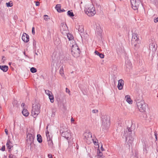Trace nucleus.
Listing matches in <instances>:
<instances>
[{
    "label": "nucleus",
    "instance_id": "5fc2aeb1",
    "mask_svg": "<svg viewBox=\"0 0 158 158\" xmlns=\"http://www.w3.org/2000/svg\"><path fill=\"white\" fill-rule=\"evenodd\" d=\"M35 44V42H33V44Z\"/></svg>",
    "mask_w": 158,
    "mask_h": 158
},
{
    "label": "nucleus",
    "instance_id": "5701e85b",
    "mask_svg": "<svg viewBox=\"0 0 158 158\" xmlns=\"http://www.w3.org/2000/svg\"><path fill=\"white\" fill-rule=\"evenodd\" d=\"M67 37L69 40H71V45H72V41L73 40H73H72L73 39V35L69 33L67 35Z\"/></svg>",
    "mask_w": 158,
    "mask_h": 158
},
{
    "label": "nucleus",
    "instance_id": "e433bc0d",
    "mask_svg": "<svg viewBox=\"0 0 158 158\" xmlns=\"http://www.w3.org/2000/svg\"><path fill=\"white\" fill-rule=\"evenodd\" d=\"M66 92L69 94V95H70V91L67 88H66Z\"/></svg>",
    "mask_w": 158,
    "mask_h": 158
},
{
    "label": "nucleus",
    "instance_id": "6ab92c4d",
    "mask_svg": "<svg viewBox=\"0 0 158 158\" xmlns=\"http://www.w3.org/2000/svg\"><path fill=\"white\" fill-rule=\"evenodd\" d=\"M6 146L9 149H11V148L13 147V146L12 145V143L9 139H8L7 140Z\"/></svg>",
    "mask_w": 158,
    "mask_h": 158
},
{
    "label": "nucleus",
    "instance_id": "6e6552de",
    "mask_svg": "<svg viewBox=\"0 0 158 158\" xmlns=\"http://www.w3.org/2000/svg\"><path fill=\"white\" fill-rule=\"evenodd\" d=\"M40 107L38 105L34 106V105L33 104L31 114L34 118L36 117L40 113Z\"/></svg>",
    "mask_w": 158,
    "mask_h": 158
},
{
    "label": "nucleus",
    "instance_id": "8fccbe9b",
    "mask_svg": "<svg viewBox=\"0 0 158 158\" xmlns=\"http://www.w3.org/2000/svg\"><path fill=\"white\" fill-rule=\"evenodd\" d=\"M94 143L95 145H97V143L96 141H95L94 142Z\"/></svg>",
    "mask_w": 158,
    "mask_h": 158
},
{
    "label": "nucleus",
    "instance_id": "49530a36",
    "mask_svg": "<svg viewBox=\"0 0 158 158\" xmlns=\"http://www.w3.org/2000/svg\"><path fill=\"white\" fill-rule=\"evenodd\" d=\"M48 157L49 158H51L52 157V154H48Z\"/></svg>",
    "mask_w": 158,
    "mask_h": 158
},
{
    "label": "nucleus",
    "instance_id": "c9c22d12",
    "mask_svg": "<svg viewBox=\"0 0 158 158\" xmlns=\"http://www.w3.org/2000/svg\"><path fill=\"white\" fill-rule=\"evenodd\" d=\"M155 135V136L156 140V141L157 139V132L156 131H155L154 132Z\"/></svg>",
    "mask_w": 158,
    "mask_h": 158
},
{
    "label": "nucleus",
    "instance_id": "9d476101",
    "mask_svg": "<svg viewBox=\"0 0 158 158\" xmlns=\"http://www.w3.org/2000/svg\"><path fill=\"white\" fill-rule=\"evenodd\" d=\"M132 7L134 10L138 9L141 2L140 0H131Z\"/></svg>",
    "mask_w": 158,
    "mask_h": 158
},
{
    "label": "nucleus",
    "instance_id": "412c9836",
    "mask_svg": "<svg viewBox=\"0 0 158 158\" xmlns=\"http://www.w3.org/2000/svg\"><path fill=\"white\" fill-rule=\"evenodd\" d=\"M22 113L23 114L25 117L28 116L29 113L28 111L25 109V108H23V110L22 111Z\"/></svg>",
    "mask_w": 158,
    "mask_h": 158
},
{
    "label": "nucleus",
    "instance_id": "864d4df0",
    "mask_svg": "<svg viewBox=\"0 0 158 158\" xmlns=\"http://www.w3.org/2000/svg\"><path fill=\"white\" fill-rule=\"evenodd\" d=\"M49 137H50V135H49V136L48 135V138H49Z\"/></svg>",
    "mask_w": 158,
    "mask_h": 158
},
{
    "label": "nucleus",
    "instance_id": "f257e3e1",
    "mask_svg": "<svg viewBox=\"0 0 158 158\" xmlns=\"http://www.w3.org/2000/svg\"><path fill=\"white\" fill-rule=\"evenodd\" d=\"M135 101L139 111L142 112H145L147 107V105L143 100L142 96L137 97Z\"/></svg>",
    "mask_w": 158,
    "mask_h": 158
},
{
    "label": "nucleus",
    "instance_id": "f03ea898",
    "mask_svg": "<svg viewBox=\"0 0 158 158\" xmlns=\"http://www.w3.org/2000/svg\"><path fill=\"white\" fill-rule=\"evenodd\" d=\"M132 131L131 127H127V129L124 131V133L122 134V137L123 138H125L126 141L128 140V143L131 144L133 141L134 138L132 137Z\"/></svg>",
    "mask_w": 158,
    "mask_h": 158
},
{
    "label": "nucleus",
    "instance_id": "3c124183",
    "mask_svg": "<svg viewBox=\"0 0 158 158\" xmlns=\"http://www.w3.org/2000/svg\"><path fill=\"white\" fill-rule=\"evenodd\" d=\"M61 12H63L65 11V10L63 9V10H61Z\"/></svg>",
    "mask_w": 158,
    "mask_h": 158
},
{
    "label": "nucleus",
    "instance_id": "c756f323",
    "mask_svg": "<svg viewBox=\"0 0 158 158\" xmlns=\"http://www.w3.org/2000/svg\"><path fill=\"white\" fill-rule=\"evenodd\" d=\"M60 73L62 76L64 74V70L63 66H61L60 68Z\"/></svg>",
    "mask_w": 158,
    "mask_h": 158
},
{
    "label": "nucleus",
    "instance_id": "6e6d98bb",
    "mask_svg": "<svg viewBox=\"0 0 158 158\" xmlns=\"http://www.w3.org/2000/svg\"><path fill=\"white\" fill-rule=\"evenodd\" d=\"M51 158H52V157H51Z\"/></svg>",
    "mask_w": 158,
    "mask_h": 158
},
{
    "label": "nucleus",
    "instance_id": "09e8293b",
    "mask_svg": "<svg viewBox=\"0 0 158 158\" xmlns=\"http://www.w3.org/2000/svg\"><path fill=\"white\" fill-rule=\"evenodd\" d=\"M4 58H5V57H4V56H2V60H5V59H4Z\"/></svg>",
    "mask_w": 158,
    "mask_h": 158
},
{
    "label": "nucleus",
    "instance_id": "dca6fc26",
    "mask_svg": "<svg viewBox=\"0 0 158 158\" xmlns=\"http://www.w3.org/2000/svg\"><path fill=\"white\" fill-rule=\"evenodd\" d=\"M94 27L96 28L97 32L99 33L102 32V29L100 25L98 23H95Z\"/></svg>",
    "mask_w": 158,
    "mask_h": 158
},
{
    "label": "nucleus",
    "instance_id": "1a4fd4ad",
    "mask_svg": "<svg viewBox=\"0 0 158 158\" xmlns=\"http://www.w3.org/2000/svg\"><path fill=\"white\" fill-rule=\"evenodd\" d=\"M110 125V118L109 116L104 115L102 117V126L104 128L108 127Z\"/></svg>",
    "mask_w": 158,
    "mask_h": 158
},
{
    "label": "nucleus",
    "instance_id": "c03bdc74",
    "mask_svg": "<svg viewBox=\"0 0 158 158\" xmlns=\"http://www.w3.org/2000/svg\"><path fill=\"white\" fill-rule=\"evenodd\" d=\"M100 148H101V150L102 151H104V149L103 148L102 145V144H101V147Z\"/></svg>",
    "mask_w": 158,
    "mask_h": 158
},
{
    "label": "nucleus",
    "instance_id": "bb28decb",
    "mask_svg": "<svg viewBox=\"0 0 158 158\" xmlns=\"http://www.w3.org/2000/svg\"><path fill=\"white\" fill-rule=\"evenodd\" d=\"M6 4L7 7H11L13 6V3L12 1H10L8 2H6Z\"/></svg>",
    "mask_w": 158,
    "mask_h": 158
},
{
    "label": "nucleus",
    "instance_id": "a211bd4d",
    "mask_svg": "<svg viewBox=\"0 0 158 158\" xmlns=\"http://www.w3.org/2000/svg\"><path fill=\"white\" fill-rule=\"evenodd\" d=\"M76 27L80 33H82L84 32L83 26L82 25H77L76 26Z\"/></svg>",
    "mask_w": 158,
    "mask_h": 158
},
{
    "label": "nucleus",
    "instance_id": "a19ab883",
    "mask_svg": "<svg viewBox=\"0 0 158 158\" xmlns=\"http://www.w3.org/2000/svg\"><path fill=\"white\" fill-rule=\"evenodd\" d=\"M5 132L6 135H8V130H7V129H5Z\"/></svg>",
    "mask_w": 158,
    "mask_h": 158
},
{
    "label": "nucleus",
    "instance_id": "9b49d317",
    "mask_svg": "<svg viewBox=\"0 0 158 158\" xmlns=\"http://www.w3.org/2000/svg\"><path fill=\"white\" fill-rule=\"evenodd\" d=\"M60 133H61V135L62 136L65 138L67 140H69L71 138V135L69 131H62V130H60Z\"/></svg>",
    "mask_w": 158,
    "mask_h": 158
},
{
    "label": "nucleus",
    "instance_id": "cd10ccee",
    "mask_svg": "<svg viewBox=\"0 0 158 158\" xmlns=\"http://www.w3.org/2000/svg\"><path fill=\"white\" fill-rule=\"evenodd\" d=\"M67 15L70 17H73L74 16V15L72 10L68 11L67 12Z\"/></svg>",
    "mask_w": 158,
    "mask_h": 158
},
{
    "label": "nucleus",
    "instance_id": "ea45409f",
    "mask_svg": "<svg viewBox=\"0 0 158 158\" xmlns=\"http://www.w3.org/2000/svg\"><path fill=\"white\" fill-rule=\"evenodd\" d=\"M32 33L33 35H34V34L35 33V28L34 27H33L32 28Z\"/></svg>",
    "mask_w": 158,
    "mask_h": 158
},
{
    "label": "nucleus",
    "instance_id": "72a5a7b5",
    "mask_svg": "<svg viewBox=\"0 0 158 158\" xmlns=\"http://www.w3.org/2000/svg\"><path fill=\"white\" fill-rule=\"evenodd\" d=\"M148 149V146H145L143 148V150L144 152H145L146 153L147 152Z\"/></svg>",
    "mask_w": 158,
    "mask_h": 158
},
{
    "label": "nucleus",
    "instance_id": "de8ad7c7",
    "mask_svg": "<svg viewBox=\"0 0 158 158\" xmlns=\"http://www.w3.org/2000/svg\"><path fill=\"white\" fill-rule=\"evenodd\" d=\"M71 122H74V120L73 119V118H72L71 119Z\"/></svg>",
    "mask_w": 158,
    "mask_h": 158
},
{
    "label": "nucleus",
    "instance_id": "f704fd0d",
    "mask_svg": "<svg viewBox=\"0 0 158 158\" xmlns=\"http://www.w3.org/2000/svg\"><path fill=\"white\" fill-rule=\"evenodd\" d=\"M45 92L46 94L48 96L50 94H52V93L48 90H45Z\"/></svg>",
    "mask_w": 158,
    "mask_h": 158
},
{
    "label": "nucleus",
    "instance_id": "4c0bfd02",
    "mask_svg": "<svg viewBox=\"0 0 158 158\" xmlns=\"http://www.w3.org/2000/svg\"><path fill=\"white\" fill-rule=\"evenodd\" d=\"M92 112L93 113H97L98 112V110H92Z\"/></svg>",
    "mask_w": 158,
    "mask_h": 158
},
{
    "label": "nucleus",
    "instance_id": "473e14b6",
    "mask_svg": "<svg viewBox=\"0 0 158 158\" xmlns=\"http://www.w3.org/2000/svg\"><path fill=\"white\" fill-rule=\"evenodd\" d=\"M44 19L46 21H48V20L50 19L49 17L47 15H44Z\"/></svg>",
    "mask_w": 158,
    "mask_h": 158
},
{
    "label": "nucleus",
    "instance_id": "f8f14e48",
    "mask_svg": "<svg viewBox=\"0 0 158 158\" xmlns=\"http://www.w3.org/2000/svg\"><path fill=\"white\" fill-rule=\"evenodd\" d=\"M157 44L155 43L151 44L149 45L150 52H152V53H155L157 49Z\"/></svg>",
    "mask_w": 158,
    "mask_h": 158
},
{
    "label": "nucleus",
    "instance_id": "4be33fe9",
    "mask_svg": "<svg viewBox=\"0 0 158 158\" xmlns=\"http://www.w3.org/2000/svg\"><path fill=\"white\" fill-rule=\"evenodd\" d=\"M125 98L126 101L129 104H132V101L131 100L130 96L129 95H127L125 96Z\"/></svg>",
    "mask_w": 158,
    "mask_h": 158
},
{
    "label": "nucleus",
    "instance_id": "2eb2a0df",
    "mask_svg": "<svg viewBox=\"0 0 158 158\" xmlns=\"http://www.w3.org/2000/svg\"><path fill=\"white\" fill-rule=\"evenodd\" d=\"M124 81L122 79L119 80L118 81V88L119 90H121L123 89L124 85Z\"/></svg>",
    "mask_w": 158,
    "mask_h": 158
},
{
    "label": "nucleus",
    "instance_id": "2f4dec72",
    "mask_svg": "<svg viewBox=\"0 0 158 158\" xmlns=\"http://www.w3.org/2000/svg\"><path fill=\"white\" fill-rule=\"evenodd\" d=\"M8 157L9 158H17L16 156L15 155L11 153L9 154Z\"/></svg>",
    "mask_w": 158,
    "mask_h": 158
},
{
    "label": "nucleus",
    "instance_id": "aec40b11",
    "mask_svg": "<svg viewBox=\"0 0 158 158\" xmlns=\"http://www.w3.org/2000/svg\"><path fill=\"white\" fill-rule=\"evenodd\" d=\"M0 69L4 72H6L8 69V67L6 65H0Z\"/></svg>",
    "mask_w": 158,
    "mask_h": 158
},
{
    "label": "nucleus",
    "instance_id": "ddd939ff",
    "mask_svg": "<svg viewBox=\"0 0 158 158\" xmlns=\"http://www.w3.org/2000/svg\"><path fill=\"white\" fill-rule=\"evenodd\" d=\"M46 135L47 137L48 145L50 147L52 148L53 147V143L51 139V137H49V138L48 137V135L49 136V133L48 131H47V132H46Z\"/></svg>",
    "mask_w": 158,
    "mask_h": 158
},
{
    "label": "nucleus",
    "instance_id": "7ed1b4c3",
    "mask_svg": "<svg viewBox=\"0 0 158 158\" xmlns=\"http://www.w3.org/2000/svg\"><path fill=\"white\" fill-rule=\"evenodd\" d=\"M72 44L71 45L72 47V54L74 57H77L80 56V48L75 41H72Z\"/></svg>",
    "mask_w": 158,
    "mask_h": 158
},
{
    "label": "nucleus",
    "instance_id": "0eeeda50",
    "mask_svg": "<svg viewBox=\"0 0 158 158\" xmlns=\"http://www.w3.org/2000/svg\"><path fill=\"white\" fill-rule=\"evenodd\" d=\"M83 135L84 140L87 143L89 144L91 143L93 139H92V134L89 131H86L84 133Z\"/></svg>",
    "mask_w": 158,
    "mask_h": 158
},
{
    "label": "nucleus",
    "instance_id": "603ef678",
    "mask_svg": "<svg viewBox=\"0 0 158 158\" xmlns=\"http://www.w3.org/2000/svg\"><path fill=\"white\" fill-rule=\"evenodd\" d=\"M24 55H25V52H24Z\"/></svg>",
    "mask_w": 158,
    "mask_h": 158
},
{
    "label": "nucleus",
    "instance_id": "c85d7f7f",
    "mask_svg": "<svg viewBox=\"0 0 158 158\" xmlns=\"http://www.w3.org/2000/svg\"><path fill=\"white\" fill-rule=\"evenodd\" d=\"M48 96L51 102L52 103H53L54 101L53 96L52 95H51V94H50Z\"/></svg>",
    "mask_w": 158,
    "mask_h": 158
},
{
    "label": "nucleus",
    "instance_id": "58836bf2",
    "mask_svg": "<svg viewBox=\"0 0 158 158\" xmlns=\"http://www.w3.org/2000/svg\"><path fill=\"white\" fill-rule=\"evenodd\" d=\"M5 150V145H3L1 149V150L2 151H4Z\"/></svg>",
    "mask_w": 158,
    "mask_h": 158
},
{
    "label": "nucleus",
    "instance_id": "4468645a",
    "mask_svg": "<svg viewBox=\"0 0 158 158\" xmlns=\"http://www.w3.org/2000/svg\"><path fill=\"white\" fill-rule=\"evenodd\" d=\"M23 40L26 43H27L29 41V36L26 33H24L22 37Z\"/></svg>",
    "mask_w": 158,
    "mask_h": 158
},
{
    "label": "nucleus",
    "instance_id": "393cba45",
    "mask_svg": "<svg viewBox=\"0 0 158 158\" xmlns=\"http://www.w3.org/2000/svg\"><path fill=\"white\" fill-rule=\"evenodd\" d=\"M97 55L99 56V57L101 58H103L104 57V55L102 53H100L97 51H95L94 52Z\"/></svg>",
    "mask_w": 158,
    "mask_h": 158
},
{
    "label": "nucleus",
    "instance_id": "a878e982",
    "mask_svg": "<svg viewBox=\"0 0 158 158\" xmlns=\"http://www.w3.org/2000/svg\"><path fill=\"white\" fill-rule=\"evenodd\" d=\"M37 140L39 143H41L42 142V138L41 135L38 134L37 136Z\"/></svg>",
    "mask_w": 158,
    "mask_h": 158
},
{
    "label": "nucleus",
    "instance_id": "20e7f679",
    "mask_svg": "<svg viewBox=\"0 0 158 158\" xmlns=\"http://www.w3.org/2000/svg\"><path fill=\"white\" fill-rule=\"evenodd\" d=\"M95 8L92 4L86 5L85 9V13L89 16H92L96 13Z\"/></svg>",
    "mask_w": 158,
    "mask_h": 158
},
{
    "label": "nucleus",
    "instance_id": "b1692460",
    "mask_svg": "<svg viewBox=\"0 0 158 158\" xmlns=\"http://www.w3.org/2000/svg\"><path fill=\"white\" fill-rule=\"evenodd\" d=\"M61 5L60 4H57L56 5L55 9L59 12H61Z\"/></svg>",
    "mask_w": 158,
    "mask_h": 158
},
{
    "label": "nucleus",
    "instance_id": "79ce46f5",
    "mask_svg": "<svg viewBox=\"0 0 158 158\" xmlns=\"http://www.w3.org/2000/svg\"><path fill=\"white\" fill-rule=\"evenodd\" d=\"M35 2V5L37 6H38L40 5V3L38 2Z\"/></svg>",
    "mask_w": 158,
    "mask_h": 158
},
{
    "label": "nucleus",
    "instance_id": "f3484780",
    "mask_svg": "<svg viewBox=\"0 0 158 158\" xmlns=\"http://www.w3.org/2000/svg\"><path fill=\"white\" fill-rule=\"evenodd\" d=\"M104 156H102V153L100 151L99 149H98L97 156H95V158H104Z\"/></svg>",
    "mask_w": 158,
    "mask_h": 158
},
{
    "label": "nucleus",
    "instance_id": "39448f33",
    "mask_svg": "<svg viewBox=\"0 0 158 158\" xmlns=\"http://www.w3.org/2000/svg\"><path fill=\"white\" fill-rule=\"evenodd\" d=\"M35 138V133L34 131L31 130L30 131V132L27 134V143L28 144L31 145L33 143Z\"/></svg>",
    "mask_w": 158,
    "mask_h": 158
},
{
    "label": "nucleus",
    "instance_id": "a18cd8bd",
    "mask_svg": "<svg viewBox=\"0 0 158 158\" xmlns=\"http://www.w3.org/2000/svg\"><path fill=\"white\" fill-rule=\"evenodd\" d=\"M25 106V103H22V104H21V106H22V107L23 108H24V106Z\"/></svg>",
    "mask_w": 158,
    "mask_h": 158
},
{
    "label": "nucleus",
    "instance_id": "37998d69",
    "mask_svg": "<svg viewBox=\"0 0 158 158\" xmlns=\"http://www.w3.org/2000/svg\"><path fill=\"white\" fill-rule=\"evenodd\" d=\"M154 21L156 23L158 22V17L156 19H154Z\"/></svg>",
    "mask_w": 158,
    "mask_h": 158
},
{
    "label": "nucleus",
    "instance_id": "423d86ee",
    "mask_svg": "<svg viewBox=\"0 0 158 158\" xmlns=\"http://www.w3.org/2000/svg\"><path fill=\"white\" fill-rule=\"evenodd\" d=\"M132 36L131 40V44L135 47V48H138L139 47V38L137 33H134L133 31H132Z\"/></svg>",
    "mask_w": 158,
    "mask_h": 158
},
{
    "label": "nucleus",
    "instance_id": "7c9ffc66",
    "mask_svg": "<svg viewBox=\"0 0 158 158\" xmlns=\"http://www.w3.org/2000/svg\"><path fill=\"white\" fill-rule=\"evenodd\" d=\"M31 72L32 73H35L37 71L36 69L34 67H32L30 69Z\"/></svg>",
    "mask_w": 158,
    "mask_h": 158
}]
</instances>
